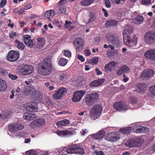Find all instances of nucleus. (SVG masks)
<instances>
[{"mask_svg":"<svg viewBox=\"0 0 155 155\" xmlns=\"http://www.w3.org/2000/svg\"><path fill=\"white\" fill-rule=\"evenodd\" d=\"M41 66L39 73L41 75L46 76L51 73L52 64L49 57H47L44 59Z\"/></svg>","mask_w":155,"mask_h":155,"instance_id":"nucleus-1","label":"nucleus"},{"mask_svg":"<svg viewBox=\"0 0 155 155\" xmlns=\"http://www.w3.org/2000/svg\"><path fill=\"white\" fill-rule=\"evenodd\" d=\"M66 151L69 154L79 153L83 154L84 151L83 147L79 144H72L67 148Z\"/></svg>","mask_w":155,"mask_h":155,"instance_id":"nucleus-2","label":"nucleus"},{"mask_svg":"<svg viewBox=\"0 0 155 155\" xmlns=\"http://www.w3.org/2000/svg\"><path fill=\"white\" fill-rule=\"evenodd\" d=\"M102 107L100 105H95L92 107L90 114V117L92 120H95L101 115Z\"/></svg>","mask_w":155,"mask_h":155,"instance_id":"nucleus-3","label":"nucleus"},{"mask_svg":"<svg viewBox=\"0 0 155 155\" xmlns=\"http://www.w3.org/2000/svg\"><path fill=\"white\" fill-rule=\"evenodd\" d=\"M124 42L126 45L133 48H135L137 38L135 35L123 38Z\"/></svg>","mask_w":155,"mask_h":155,"instance_id":"nucleus-4","label":"nucleus"},{"mask_svg":"<svg viewBox=\"0 0 155 155\" xmlns=\"http://www.w3.org/2000/svg\"><path fill=\"white\" fill-rule=\"evenodd\" d=\"M144 40L147 44H153L155 41V31H149L146 32L144 35Z\"/></svg>","mask_w":155,"mask_h":155,"instance_id":"nucleus-5","label":"nucleus"},{"mask_svg":"<svg viewBox=\"0 0 155 155\" xmlns=\"http://www.w3.org/2000/svg\"><path fill=\"white\" fill-rule=\"evenodd\" d=\"M33 70V67L32 66L26 65L20 67L18 69V72L21 75H24L31 74Z\"/></svg>","mask_w":155,"mask_h":155,"instance_id":"nucleus-6","label":"nucleus"},{"mask_svg":"<svg viewBox=\"0 0 155 155\" xmlns=\"http://www.w3.org/2000/svg\"><path fill=\"white\" fill-rule=\"evenodd\" d=\"M99 97V94L97 93L89 94L86 96L85 102L88 106H91L96 102Z\"/></svg>","mask_w":155,"mask_h":155,"instance_id":"nucleus-7","label":"nucleus"},{"mask_svg":"<svg viewBox=\"0 0 155 155\" xmlns=\"http://www.w3.org/2000/svg\"><path fill=\"white\" fill-rule=\"evenodd\" d=\"M19 56V53L16 51L12 50L8 53L6 57V59L9 61L13 62L17 61Z\"/></svg>","mask_w":155,"mask_h":155,"instance_id":"nucleus-8","label":"nucleus"},{"mask_svg":"<svg viewBox=\"0 0 155 155\" xmlns=\"http://www.w3.org/2000/svg\"><path fill=\"white\" fill-rule=\"evenodd\" d=\"M117 132H113L108 134L105 137V139L107 141L111 142H114L118 140L120 138L119 137Z\"/></svg>","mask_w":155,"mask_h":155,"instance_id":"nucleus-9","label":"nucleus"},{"mask_svg":"<svg viewBox=\"0 0 155 155\" xmlns=\"http://www.w3.org/2000/svg\"><path fill=\"white\" fill-rule=\"evenodd\" d=\"M73 44L76 48L77 52H80L83 49L84 41L80 37H78L73 41Z\"/></svg>","mask_w":155,"mask_h":155,"instance_id":"nucleus-10","label":"nucleus"},{"mask_svg":"<svg viewBox=\"0 0 155 155\" xmlns=\"http://www.w3.org/2000/svg\"><path fill=\"white\" fill-rule=\"evenodd\" d=\"M67 92V90L65 88L61 87L55 91V94L53 95L52 97L55 99H59L66 93Z\"/></svg>","mask_w":155,"mask_h":155,"instance_id":"nucleus-11","label":"nucleus"},{"mask_svg":"<svg viewBox=\"0 0 155 155\" xmlns=\"http://www.w3.org/2000/svg\"><path fill=\"white\" fill-rule=\"evenodd\" d=\"M8 129L12 132L16 131L24 128V126L19 123H16L12 124H10L8 126Z\"/></svg>","mask_w":155,"mask_h":155,"instance_id":"nucleus-12","label":"nucleus"},{"mask_svg":"<svg viewBox=\"0 0 155 155\" xmlns=\"http://www.w3.org/2000/svg\"><path fill=\"white\" fill-rule=\"evenodd\" d=\"M45 124V120L43 118H40L34 120L29 124V126L32 128H34L35 127L42 126Z\"/></svg>","mask_w":155,"mask_h":155,"instance_id":"nucleus-13","label":"nucleus"},{"mask_svg":"<svg viewBox=\"0 0 155 155\" xmlns=\"http://www.w3.org/2000/svg\"><path fill=\"white\" fill-rule=\"evenodd\" d=\"M85 93L84 91H79L75 92L73 95L72 100L74 102L79 101Z\"/></svg>","mask_w":155,"mask_h":155,"instance_id":"nucleus-14","label":"nucleus"},{"mask_svg":"<svg viewBox=\"0 0 155 155\" xmlns=\"http://www.w3.org/2000/svg\"><path fill=\"white\" fill-rule=\"evenodd\" d=\"M75 131H72L70 130H57L56 133L58 136L61 137H67L74 135Z\"/></svg>","mask_w":155,"mask_h":155,"instance_id":"nucleus-15","label":"nucleus"},{"mask_svg":"<svg viewBox=\"0 0 155 155\" xmlns=\"http://www.w3.org/2000/svg\"><path fill=\"white\" fill-rule=\"evenodd\" d=\"M142 144L140 140L137 139L130 140L126 143L127 146L130 147H140Z\"/></svg>","mask_w":155,"mask_h":155,"instance_id":"nucleus-16","label":"nucleus"},{"mask_svg":"<svg viewBox=\"0 0 155 155\" xmlns=\"http://www.w3.org/2000/svg\"><path fill=\"white\" fill-rule=\"evenodd\" d=\"M27 111L35 112L38 110V105L36 102H32L28 103L26 106Z\"/></svg>","mask_w":155,"mask_h":155,"instance_id":"nucleus-17","label":"nucleus"},{"mask_svg":"<svg viewBox=\"0 0 155 155\" xmlns=\"http://www.w3.org/2000/svg\"><path fill=\"white\" fill-rule=\"evenodd\" d=\"M154 73L153 71L151 69H148L147 70L143 71L140 76V78H148L153 76Z\"/></svg>","mask_w":155,"mask_h":155,"instance_id":"nucleus-18","label":"nucleus"},{"mask_svg":"<svg viewBox=\"0 0 155 155\" xmlns=\"http://www.w3.org/2000/svg\"><path fill=\"white\" fill-rule=\"evenodd\" d=\"M144 56L147 59L155 61V49H150L144 53Z\"/></svg>","mask_w":155,"mask_h":155,"instance_id":"nucleus-19","label":"nucleus"},{"mask_svg":"<svg viewBox=\"0 0 155 155\" xmlns=\"http://www.w3.org/2000/svg\"><path fill=\"white\" fill-rule=\"evenodd\" d=\"M113 106L114 109L119 111L127 110V107L120 101L116 102Z\"/></svg>","mask_w":155,"mask_h":155,"instance_id":"nucleus-20","label":"nucleus"},{"mask_svg":"<svg viewBox=\"0 0 155 155\" xmlns=\"http://www.w3.org/2000/svg\"><path fill=\"white\" fill-rule=\"evenodd\" d=\"M136 90L139 93H144L146 90L147 86L143 83H139L136 86Z\"/></svg>","mask_w":155,"mask_h":155,"instance_id":"nucleus-21","label":"nucleus"},{"mask_svg":"<svg viewBox=\"0 0 155 155\" xmlns=\"http://www.w3.org/2000/svg\"><path fill=\"white\" fill-rule=\"evenodd\" d=\"M118 21L115 20H109L107 21L104 24L105 27L107 28H111L116 26Z\"/></svg>","mask_w":155,"mask_h":155,"instance_id":"nucleus-22","label":"nucleus"},{"mask_svg":"<svg viewBox=\"0 0 155 155\" xmlns=\"http://www.w3.org/2000/svg\"><path fill=\"white\" fill-rule=\"evenodd\" d=\"M133 27L130 25H128L127 28L123 32V38L131 36V34L133 33Z\"/></svg>","mask_w":155,"mask_h":155,"instance_id":"nucleus-23","label":"nucleus"},{"mask_svg":"<svg viewBox=\"0 0 155 155\" xmlns=\"http://www.w3.org/2000/svg\"><path fill=\"white\" fill-rule=\"evenodd\" d=\"M129 67L126 65H124L121 67L118 70L116 71V74L118 76H120L123 73H126L129 72Z\"/></svg>","mask_w":155,"mask_h":155,"instance_id":"nucleus-24","label":"nucleus"},{"mask_svg":"<svg viewBox=\"0 0 155 155\" xmlns=\"http://www.w3.org/2000/svg\"><path fill=\"white\" fill-rule=\"evenodd\" d=\"M117 64V62L113 61H111L105 65L104 68L105 71L107 72H111L112 68L115 67Z\"/></svg>","mask_w":155,"mask_h":155,"instance_id":"nucleus-25","label":"nucleus"},{"mask_svg":"<svg viewBox=\"0 0 155 155\" xmlns=\"http://www.w3.org/2000/svg\"><path fill=\"white\" fill-rule=\"evenodd\" d=\"M105 81L104 79H99L94 80L91 82L89 85L91 87H97L101 85Z\"/></svg>","mask_w":155,"mask_h":155,"instance_id":"nucleus-26","label":"nucleus"},{"mask_svg":"<svg viewBox=\"0 0 155 155\" xmlns=\"http://www.w3.org/2000/svg\"><path fill=\"white\" fill-rule=\"evenodd\" d=\"M55 14V12L52 10H49L47 11L44 15V17L45 19H48L50 21L51 18Z\"/></svg>","mask_w":155,"mask_h":155,"instance_id":"nucleus-27","label":"nucleus"},{"mask_svg":"<svg viewBox=\"0 0 155 155\" xmlns=\"http://www.w3.org/2000/svg\"><path fill=\"white\" fill-rule=\"evenodd\" d=\"M37 41L39 48L43 47L45 45L46 41L44 38L39 37L37 38Z\"/></svg>","mask_w":155,"mask_h":155,"instance_id":"nucleus-28","label":"nucleus"},{"mask_svg":"<svg viewBox=\"0 0 155 155\" xmlns=\"http://www.w3.org/2000/svg\"><path fill=\"white\" fill-rule=\"evenodd\" d=\"M105 134L104 131H101L99 132L96 134H93L92 135V138L95 139H99L103 138Z\"/></svg>","mask_w":155,"mask_h":155,"instance_id":"nucleus-29","label":"nucleus"},{"mask_svg":"<svg viewBox=\"0 0 155 155\" xmlns=\"http://www.w3.org/2000/svg\"><path fill=\"white\" fill-rule=\"evenodd\" d=\"M65 0H61L58 2L59 4L61 5L58 11V13H64L66 11V8H64V6L63 5L65 3L64 1Z\"/></svg>","mask_w":155,"mask_h":155,"instance_id":"nucleus-30","label":"nucleus"},{"mask_svg":"<svg viewBox=\"0 0 155 155\" xmlns=\"http://www.w3.org/2000/svg\"><path fill=\"white\" fill-rule=\"evenodd\" d=\"M69 123L70 121L68 120L65 119L58 122L56 123V125L58 126L61 127L65 126L69 124Z\"/></svg>","mask_w":155,"mask_h":155,"instance_id":"nucleus-31","label":"nucleus"},{"mask_svg":"<svg viewBox=\"0 0 155 155\" xmlns=\"http://www.w3.org/2000/svg\"><path fill=\"white\" fill-rule=\"evenodd\" d=\"M143 20V17L140 15H138L133 20V22L136 24H141Z\"/></svg>","mask_w":155,"mask_h":155,"instance_id":"nucleus-32","label":"nucleus"},{"mask_svg":"<svg viewBox=\"0 0 155 155\" xmlns=\"http://www.w3.org/2000/svg\"><path fill=\"white\" fill-rule=\"evenodd\" d=\"M7 88V85L5 81L0 78V91H5Z\"/></svg>","mask_w":155,"mask_h":155,"instance_id":"nucleus-33","label":"nucleus"},{"mask_svg":"<svg viewBox=\"0 0 155 155\" xmlns=\"http://www.w3.org/2000/svg\"><path fill=\"white\" fill-rule=\"evenodd\" d=\"M148 131V129L147 128L143 127L142 126H139L138 128L136 130V132L139 133H144L147 132Z\"/></svg>","mask_w":155,"mask_h":155,"instance_id":"nucleus-34","label":"nucleus"},{"mask_svg":"<svg viewBox=\"0 0 155 155\" xmlns=\"http://www.w3.org/2000/svg\"><path fill=\"white\" fill-rule=\"evenodd\" d=\"M132 129V127H128L125 128L120 129V130L121 133L127 135L130 133Z\"/></svg>","mask_w":155,"mask_h":155,"instance_id":"nucleus-35","label":"nucleus"},{"mask_svg":"<svg viewBox=\"0 0 155 155\" xmlns=\"http://www.w3.org/2000/svg\"><path fill=\"white\" fill-rule=\"evenodd\" d=\"M94 2V0H82L81 4L82 5L87 6L92 4Z\"/></svg>","mask_w":155,"mask_h":155,"instance_id":"nucleus-36","label":"nucleus"},{"mask_svg":"<svg viewBox=\"0 0 155 155\" xmlns=\"http://www.w3.org/2000/svg\"><path fill=\"white\" fill-rule=\"evenodd\" d=\"M111 43L112 45L115 46L116 47H118L120 45V42L118 38L117 37L112 40Z\"/></svg>","mask_w":155,"mask_h":155,"instance_id":"nucleus-37","label":"nucleus"},{"mask_svg":"<svg viewBox=\"0 0 155 155\" xmlns=\"http://www.w3.org/2000/svg\"><path fill=\"white\" fill-rule=\"evenodd\" d=\"M15 43L17 44V48L19 50H22L24 49L25 47V45L23 43L16 39L15 41Z\"/></svg>","mask_w":155,"mask_h":155,"instance_id":"nucleus-38","label":"nucleus"},{"mask_svg":"<svg viewBox=\"0 0 155 155\" xmlns=\"http://www.w3.org/2000/svg\"><path fill=\"white\" fill-rule=\"evenodd\" d=\"M68 61V60L66 59L61 58L59 60L58 64L60 66H64L67 64Z\"/></svg>","mask_w":155,"mask_h":155,"instance_id":"nucleus-39","label":"nucleus"},{"mask_svg":"<svg viewBox=\"0 0 155 155\" xmlns=\"http://www.w3.org/2000/svg\"><path fill=\"white\" fill-rule=\"evenodd\" d=\"M116 36L114 34L109 32L107 33L106 35V38L107 40L109 41H112V40L114 39V38H116Z\"/></svg>","mask_w":155,"mask_h":155,"instance_id":"nucleus-40","label":"nucleus"},{"mask_svg":"<svg viewBox=\"0 0 155 155\" xmlns=\"http://www.w3.org/2000/svg\"><path fill=\"white\" fill-rule=\"evenodd\" d=\"M22 38H23V41L24 42L25 44H27V45H29V44L28 43V41L30 40L31 39V37L28 35H23Z\"/></svg>","mask_w":155,"mask_h":155,"instance_id":"nucleus-41","label":"nucleus"},{"mask_svg":"<svg viewBox=\"0 0 155 155\" xmlns=\"http://www.w3.org/2000/svg\"><path fill=\"white\" fill-rule=\"evenodd\" d=\"M96 17L94 13H91L90 16H89V19L88 21V23H92L95 19Z\"/></svg>","mask_w":155,"mask_h":155,"instance_id":"nucleus-42","label":"nucleus"},{"mask_svg":"<svg viewBox=\"0 0 155 155\" xmlns=\"http://www.w3.org/2000/svg\"><path fill=\"white\" fill-rule=\"evenodd\" d=\"M98 57H95L90 61V62L93 65H96L98 62Z\"/></svg>","mask_w":155,"mask_h":155,"instance_id":"nucleus-43","label":"nucleus"},{"mask_svg":"<svg viewBox=\"0 0 155 155\" xmlns=\"http://www.w3.org/2000/svg\"><path fill=\"white\" fill-rule=\"evenodd\" d=\"M67 78V75L64 73H62L59 75V79L60 81H64Z\"/></svg>","mask_w":155,"mask_h":155,"instance_id":"nucleus-44","label":"nucleus"},{"mask_svg":"<svg viewBox=\"0 0 155 155\" xmlns=\"http://www.w3.org/2000/svg\"><path fill=\"white\" fill-rule=\"evenodd\" d=\"M149 90L152 94L155 96V84L150 87Z\"/></svg>","mask_w":155,"mask_h":155,"instance_id":"nucleus-45","label":"nucleus"},{"mask_svg":"<svg viewBox=\"0 0 155 155\" xmlns=\"http://www.w3.org/2000/svg\"><path fill=\"white\" fill-rule=\"evenodd\" d=\"M107 57L110 58L114 57L115 55V52L114 51H107Z\"/></svg>","mask_w":155,"mask_h":155,"instance_id":"nucleus-46","label":"nucleus"},{"mask_svg":"<svg viewBox=\"0 0 155 155\" xmlns=\"http://www.w3.org/2000/svg\"><path fill=\"white\" fill-rule=\"evenodd\" d=\"M25 153L26 155H36L37 154L36 151L32 150L26 151Z\"/></svg>","mask_w":155,"mask_h":155,"instance_id":"nucleus-47","label":"nucleus"},{"mask_svg":"<svg viewBox=\"0 0 155 155\" xmlns=\"http://www.w3.org/2000/svg\"><path fill=\"white\" fill-rule=\"evenodd\" d=\"M64 55L67 57L70 58L71 57V53L68 50H64Z\"/></svg>","mask_w":155,"mask_h":155,"instance_id":"nucleus-48","label":"nucleus"},{"mask_svg":"<svg viewBox=\"0 0 155 155\" xmlns=\"http://www.w3.org/2000/svg\"><path fill=\"white\" fill-rule=\"evenodd\" d=\"M29 116H28V117H29V120H32L34 118H36L37 116V115L35 114L29 113Z\"/></svg>","mask_w":155,"mask_h":155,"instance_id":"nucleus-49","label":"nucleus"},{"mask_svg":"<svg viewBox=\"0 0 155 155\" xmlns=\"http://www.w3.org/2000/svg\"><path fill=\"white\" fill-rule=\"evenodd\" d=\"M8 74L7 71L4 69L0 68V74L3 75H6Z\"/></svg>","mask_w":155,"mask_h":155,"instance_id":"nucleus-50","label":"nucleus"},{"mask_svg":"<svg viewBox=\"0 0 155 155\" xmlns=\"http://www.w3.org/2000/svg\"><path fill=\"white\" fill-rule=\"evenodd\" d=\"M28 116H29V113L28 112L25 113L23 115V119L27 121H29V117Z\"/></svg>","mask_w":155,"mask_h":155,"instance_id":"nucleus-51","label":"nucleus"},{"mask_svg":"<svg viewBox=\"0 0 155 155\" xmlns=\"http://www.w3.org/2000/svg\"><path fill=\"white\" fill-rule=\"evenodd\" d=\"M53 24L54 25L58 26L59 28H60L61 27V25L59 24V21L58 20L56 19L54 20L53 22Z\"/></svg>","mask_w":155,"mask_h":155,"instance_id":"nucleus-52","label":"nucleus"},{"mask_svg":"<svg viewBox=\"0 0 155 155\" xmlns=\"http://www.w3.org/2000/svg\"><path fill=\"white\" fill-rule=\"evenodd\" d=\"M106 7L107 8H110L111 6V4L109 0H106L105 1Z\"/></svg>","mask_w":155,"mask_h":155,"instance_id":"nucleus-53","label":"nucleus"},{"mask_svg":"<svg viewBox=\"0 0 155 155\" xmlns=\"http://www.w3.org/2000/svg\"><path fill=\"white\" fill-rule=\"evenodd\" d=\"M8 76L12 80H15L17 78V75H14V74H12L11 73L9 74Z\"/></svg>","mask_w":155,"mask_h":155,"instance_id":"nucleus-54","label":"nucleus"},{"mask_svg":"<svg viewBox=\"0 0 155 155\" xmlns=\"http://www.w3.org/2000/svg\"><path fill=\"white\" fill-rule=\"evenodd\" d=\"M6 0H1L0 3V8H2L6 5Z\"/></svg>","mask_w":155,"mask_h":155,"instance_id":"nucleus-55","label":"nucleus"},{"mask_svg":"<svg viewBox=\"0 0 155 155\" xmlns=\"http://www.w3.org/2000/svg\"><path fill=\"white\" fill-rule=\"evenodd\" d=\"M151 0H142V3L144 5L149 4L151 3Z\"/></svg>","mask_w":155,"mask_h":155,"instance_id":"nucleus-56","label":"nucleus"},{"mask_svg":"<svg viewBox=\"0 0 155 155\" xmlns=\"http://www.w3.org/2000/svg\"><path fill=\"white\" fill-rule=\"evenodd\" d=\"M28 43L29 44V45H27V44H25L27 47L31 48L33 46V43L32 40H31V39L30 40L28 41Z\"/></svg>","mask_w":155,"mask_h":155,"instance_id":"nucleus-57","label":"nucleus"},{"mask_svg":"<svg viewBox=\"0 0 155 155\" xmlns=\"http://www.w3.org/2000/svg\"><path fill=\"white\" fill-rule=\"evenodd\" d=\"M77 58L80 60L81 62H83L85 61V58L83 56L80 55H78L77 56Z\"/></svg>","mask_w":155,"mask_h":155,"instance_id":"nucleus-58","label":"nucleus"},{"mask_svg":"<svg viewBox=\"0 0 155 155\" xmlns=\"http://www.w3.org/2000/svg\"><path fill=\"white\" fill-rule=\"evenodd\" d=\"M16 33L13 31H12L9 34V36L10 38L13 39L14 38V37L16 35Z\"/></svg>","mask_w":155,"mask_h":155,"instance_id":"nucleus-59","label":"nucleus"},{"mask_svg":"<svg viewBox=\"0 0 155 155\" xmlns=\"http://www.w3.org/2000/svg\"><path fill=\"white\" fill-rule=\"evenodd\" d=\"M31 8V5L30 3L27 4L24 7V9L27 10Z\"/></svg>","mask_w":155,"mask_h":155,"instance_id":"nucleus-60","label":"nucleus"},{"mask_svg":"<svg viewBox=\"0 0 155 155\" xmlns=\"http://www.w3.org/2000/svg\"><path fill=\"white\" fill-rule=\"evenodd\" d=\"M95 153L96 155H104L103 152L102 151H97L96 150L95 151Z\"/></svg>","mask_w":155,"mask_h":155,"instance_id":"nucleus-61","label":"nucleus"},{"mask_svg":"<svg viewBox=\"0 0 155 155\" xmlns=\"http://www.w3.org/2000/svg\"><path fill=\"white\" fill-rule=\"evenodd\" d=\"M85 54L87 56H88L91 55V51L90 50L87 49L84 51Z\"/></svg>","mask_w":155,"mask_h":155,"instance_id":"nucleus-62","label":"nucleus"},{"mask_svg":"<svg viewBox=\"0 0 155 155\" xmlns=\"http://www.w3.org/2000/svg\"><path fill=\"white\" fill-rule=\"evenodd\" d=\"M102 10L104 13V16L106 17H108V14L107 11L104 8H102Z\"/></svg>","mask_w":155,"mask_h":155,"instance_id":"nucleus-63","label":"nucleus"},{"mask_svg":"<svg viewBox=\"0 0 155 155\" xmlns=\"http://www.w3.org/2000/svg\"><path fill=\"white\" fill-rule=\"evenodd\" d=\"M124 79L123 81L124 82H126L129 80V78L127 77L125 74H124L123 75Z\"/></svg>","mask_w":155,"mask_h":155,"instance_id":"nucleus-64","label":"nucleus"}]
</instances>
